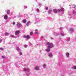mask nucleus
<instances>
[{"label":"nucleus","instance_id":"f257e3e1","mask_svg":"<svg viewBox=\"0 0 76 76\" xmlns=\"http://www.w3.org/2000/svg\"><path fill=\"white\" fill-rule=\"evenodd\" d=\"M47 44L48 45L47 47L50 49L51 48H52L54 47V45L51 43L48 42H47Z\"/></svg>","mask_w":76,"mask_h":76},{"label":"nucleus","instance_id":"f03ea898","mask_svg":"<svg viewBox=\"0 0 76 76\" xmlns=\"http://www.w3.org/2000/svg\"><path fill=\"white\" fill-rule=\"evenodd\" d=\"M5 12H6L7 14V15H10V10H5Z\"/></svg>","mask_w":76,"mask_h":76},{"label":"nucleus","instance_id":"7ed1b4c3","mask_svg":"<svg viewBox=\"0 0 76 76\" xmlns=\"http://www.w3.org/2000/svg\"><path fill=\"white\" fill-rule=\"evenodd\" d=\"M17 26L18 28H20L22 26V24H21L20 23H17Z\"/></svg>","mask_w":76,"mask_h":76},{"label":"nucleus","instance_id":"20e7f679","mask_svg":"<svg viewBox=\"0 0 76 76\" xmlns=\"http://www.w3.org/2000/svg\"><path fill=\"white\" fill-rule=\"evenodd\" d=\"M35 70H36V71H38L39 70V66H36L34 67Z\"/></svg>","mask_w":76,"mask_h":76},{"label":"nucleus","instance_id":"39448f33","mask_svg":"<svg viewBox=\"0 0 76 76\" xmlns=\"http://www.w3.org/2000/svg\"><path fill=\"white\" fill-rule=\"evenodd\" d=\"M50 48L47 47V48L45 49V51L46 52H47V53H48L50 51Z\"/></svg>","mask_w":76,"mask_h":76},{"label":"nucleus","instance_id":"423d86ee","mask_svg":"<svg viewBox=\"0 0 76 76\" xmlns=\"http://www.w3.org/2000/svg\"><path fill=\"white\" fill-rule=\"evenodd\" d=\"M8 18V16H7V14H5L4 15V18L5 20H6L7 19V18Z\"/></svg>","mask_w":76,"mask_h":76},{"label":"nucleus","instance_id":"0eeeda50","mask_svg":"<svg viewBox=\"0 0 76 76\" xmlns=\"http://www.w3.org/2000/svg\"><path fill=\"white\" fill-rule=\"evenodd\" d=\"M20 33V31H17L15 32V34L16 35H18L19 33Z\"/></svg>","mask_w":76,"mask_h":76},{"label":"nucleus","instance_id":"6e6552de","mask_svg":"<svg viewBox=\"0 0 76 76\" xmlns=\"http://www.w3.org/2000/svg\"><path fill=\"white\" fill-rule=\"evenodd\" d=\"M30 70L28 68H24L23 69V71H27V72H29Z\"/></svg>","mask_w":76,"mask_h":76},{"label":"nucleus","instance_id":"1a4fd4ad","mask_svg":"<svg viewBox=\"0 0 76 76\" xmlns=\"http://www.w3.org/2000/svg\"><path fill=\"white\" fill-rule=\"evenodd\" d=\"M16 50L18 52H21V49H20V48H19V47H17Z\"/></svg>","mask_w":76,"mask_h":76},{"label":"nucleus","instance_id":"9d476101","mask_svg":"<svg viewBox=\"0 0 76 76\" xmlns=\"http://www.w3.org/2000/svg\"><path fill=\"white\" fill-rule=\"evenodd\" d=\"M58 10L59 11V12H60L63 11L64 10V9L62 8L61 9H58Z\"/></svg>","mask_w":76,"mask_h":76},{"label":"nucleus","instance_id":"9b49d317","mask_svg":"<svg viewBox=\"0 0 76 76\" xmlns=\"http://www.w3.org/2000/svg\"><path fill=\"white\" fill-rule=\"evenodd\" d=\"M35 31L34 34H38V30H35Z\"/></svg>","mask_w":76,"mask_h":76},{"label":"nucleus","instance_id":"f8f14e48","mask_svg":"<svg viewBox=\"0 0 76 76\" xmlns=\"http://www.w3.org/2000/svg\"><path fill=\"white\" fill-rule=\"evenodd\" d=\"M49 57H53V54L51 53H49Z\"/></svg>","mask_w":76,"mask_h":76},{"label":"nucleus","instance_id":"ddd939ff","mask_svg":"<svg viewBox=\"0 0 76 76\" xmlns=\"http://www.w3.org/2000/svg\"><path fill=\"white\" fill-rule=\"evenodd\" d=\"M53 11V10L51 9H50L48 11V13H51V12H52V11Z\"/></svg>","mask_w":76,"mask_h":76},{"label":"nucleus","instance_id":"4468645a","mask_svg":"<svg viewBox=\"0 0 76 76\" xmlns=\"http://www.w3.org/2000/svg\"><path fill=\"white\" fill-rule=\"evenodd\" d=\"M53 12H54V13H57V9H54L53 10Z\"/></svg>","mask_w":76,"mask_h":76},{"label":"nucleus","instance_id":"2eb2a0df","mask_svg":"<svg viewBox=\"0 0 76 76\" xmlns=\"http://www.w3.org/2000/svg\"><path fill=\"white\" fill-rule=\"evenodd\" d=\"M66 56L67 57H69V53H66Z\"/></svg>","mask_w":76,"mask_h":76},{"label":"nucleus","instance_id":"dca6fc26","mask_svg":"<svg viewBox=\"0 0 76 76\" xmlns=\"http://www.w3.org/2000/svg\"><path fill=\"white\" fill-rule=\"evenodd\" d=\"M26 22V20H22V23H25Z\"/></svg>","mask_w":76,"mask_h":76},{"label":"nucleus","instance_id":"f3484780","mask_svg":"<svg viewBox=\"0 0 76 76\" xmlns=\"http://www.w3.org/2000/svg\"><path fill=\"white\" fill-rule=\"evenodd\" d=\"M69 30L70 31V32H72V31H74V30L73 28H70Z\"/></svg>","mask_w":76,"mask_h":76},{"label":"nucleus","instance_id":"a211bd4d","mask_svg":"<svg viewBox=\"0 0 76 76\" xmlns=\"http://www.w3.org/2000/svg\"><path fill=\"white\" fill-rule=\"evenodd\" d=\"M10 37H12V38H16V37L15 36H13V35H10Z\"/></svg>","mask_w":76,"mask_h":76},{"label":"nucleus","instance_id":"6ab92c4d","mask_svg":"<svg viewBox=\"0 0 76 76\" xmlns=\"http://www.w3.org/2000/svg\"><path fill=\"white\" fill-rule=\"evenodd\" d=\"M29 23H30V21H28L26 24V25L27 26H28L29 25Z\"/></svg>","mask_w":76,"mask_h":76},{"label":"nucleus","instance_id":"aec40b11","mask_svg":"<svg viewBox=\"0 0 76 76\" xmlns=\"http://www.w3.org/2000/svg\"><path fill=\"white\" fill-rule=\"evenodd\" d=\"M39 18H35V20L37 22H39Z\"/></svg>","mask_w":76,"mask_h":76},{"label":"nucleus","instance_id":"412c9836","mask_svg":"<svg viewBox=\"0 0 76 76\" xmlns=\"http://www.w3.org/2000/svg\"><path fill=\"white\" fill-rule=\"evenodd\" d=\"M5 36H8L9 35V33H5Z\"/></svg>","mask_w":76,"mask_h":76},{"label":"nucleus","instance_id":"4be33fe9","mask_svg":"<svg viewBox=\"0 0 76 76\" xmlns=\"http://www.w3.org/2000/svg\"><path fill=\"white\" fill-rule=\"evenodd\" d=\"M43 68H45V67H46V64H43Z\"/></svg>","mask_w":76,"mask_h":76},{"label":"nucleus","instance_id":"5701e85b","mask_svg":"<svg viewBox=\"0 0 76 76\" xmlns=\"http://www.w3.org/2000/svg\"><path fill=\"white\" fill-rule=\"evenodd\" d=\"M30 38V36H27L26 37V38L27 39H28L29 38Z\"/></svg>","mask_w":76,"mask_h":76},{"label":"nucleus","instance_id":"b1692460","mask_svg":"<svg viewBox=\"0 0 76 76\" xmlns=\"http://www.w3.org/2000/svg\"><path fill=\"white\" fill-rule=\"evenodd\" d=\"M4 50V48H0V50H1V51H3Z\"/></svg>","mask_w":76,"mask_h":76},{"label":"nucleus","instance_id":"393cba45","mask_svg":"<svg viewBox=\"0 0 76 76\" xmlns=\"http://www.w3.org/2000/svg\"><path fill=\"white\" fill-rule=\"evenodd\" d=\"M33 35V32L31 31L30 32V35Z\"/></svg>","mask_w":76,"mask_h":76},{"label":"nucleus","instance_id":"a878e982","mask_svg":"<svg viewBox=\"0 0 76 76\" xmlns=\"http://www.w3.org/2000/svg\"><path fill=\"white\" fill-rule=\"evenodd\" d=\"M26 76H29V72H27L26 74Z\"/></svg>","mask_w":76,"mask_h":76},{"label":"nucleus","instance_id":"bb28decb","mask_svg":"<svg viewBox=\"0 0 76 76\" xmlns=\"http://www.w3.org/2000/svg\"><path fill=\"white\" fill-rule=\"evenodd\" d=\"M70 41V38H68V39L66 40V41H67V42L69 41Z\"/></svg>","mask_w":76,"mask_h":76},{"label":"nucleus","instance_id":"cd10ccee","mask_svg":"<svg viewBox=\"0 0 76 76\" xmlns=\"http://www.w3.org/2000/svg\"><path fill=\"white\" fill-rule=\"evenodd\" d=\"M19 54L20 56H21V55H22V53L21 52H20Z\"/></svg>","mask_w":76,"mask_h":76},{"label":"nucleus","instance_id":"c85d7f7f","mask_svg":"<svg viewBox=\"0 0 76 76\" xmlns=\"http://www.w3.org/2000/svg\"><path fill=\"white\" fill-rule=\"evenodd\" d=\"M38 5V6H39V7H41V5H42V4H39Z\"/></svg>","mask_w":76,"mask_h":76},{"label":"nucleus","instance_id":"c756f323","mask_svg":"<svg viewBox=\"0 0 76 76\" xmlns=\"http://www.w3.org/2000/svg\"><path fill=\"white\" fill-rule=\"evenodd\" d=\"M37 12H39V10L38 9H37Z\"/></svg>","mask_w":76,"mask_h":76},{"label":"nucleus","instance_id":"7c9ffc66","mask_svg":"<svg viewBox=\"0 0 76 76\" xmlns=\"http://www.w3.org/2000/svg\"><path fill=\"white\" fill-rule=\"evenodd\" d=\"M26 37H27V36L25 35H24V38H26Z\"/></svg>","mask_w":76,"mask_h":76},{"label":"nucleus","instance_id":"2f4dec72","mask_svg":"<svg viewBox=\"0 0 76 76\" xmlns=\"http://www.w3.org/2000/svg\"><path fill=\"white\" fill-rule=\"evenodd\" d=\"M12 24L13 25H15V24H16V23H15V22H14L12 23Z\"/></svg>","mask_w":76,"mask_h":76},{"label":"nucleus","instance_id":"473e14b6","mask_svg":"<svg viewBox=\"0 0 76 76\" xmlns=\"http://www.w3.org/2000/svg\"><path fill=\"white\" fill-rule=\"evenodd\" d=\"M61 36H64V34L62 33L61 34Z\"/></svg>","mask_w":76,"mask_h":76},{"label":"nucleus","instance_id":"72a5a7b5","mask_svg":"<svg viewBox=\"0 0 76 76\" xmlns=\"http://www.w3.org/2000/svg\"><path fill=\"white\" fill-rule=\"evenodd\" d=\"M1 58H5V57H4L3 56H1Z\"/></svg>","mask_w":76,"mask_h":76},{"label":"nucleus","instance_id":"f704fd0d","mask_svg":"<svg viewBox=\"0 0 76 76\" xmlns=\"http://www.w3.org/2000/svg\"><path fill=\"white\" fill-rule=\"evenodd\" d=\"M45 9L46 10H48V8L47 7H46Z\"/></svg>","mask_w":76,"mask_h":76},{"label":"nucleus","instance_id":"c9c22d12","mask_svg":"<svg viewBox=\"0 0 76 76\" xmlns=\"http://www.w3.org/2000/svg\"><path fill=\"white\" fill-rule=\"evenodd\" d=\"M24 47H25V48H26V47H27V45H25L24 46Z\"/></svg>","mask_w":76,"mask_h":76},{"label":"nucleus","instance_id":"e433bc0d","mask_svg":"<svg viewBox=\"0 0 76 76\" xmlns=\"http://www.w3.org/2000/svg\"><path fill=\"white\" fill-rule=\"evenodd\" d=\"M73 68L74 69H76V66H74L73 67Z\"/></svg>","mask_w":76,"mask_h":76},{"label":"nucleus","instance_id":"4c0bfd02","mask_svg":"<svg viewBox=\"0 0 76 76\" xmlns=\"http://www.w3.org/2000/svg\"><path fill=\"white\" fill-rule=\"evenodd\" d=\"M1 41H2V39H0V42H1Z\"/></svg>","mask_w":76,"mask_h":76},{"label":"nucleus","instance_id":"58836bf2","mask_svg":"<svg viewBox=\"0 0 76 76\" xmlns=\"http://www.w3.org/2000/svg\"><path fill=\"white\" fill-rule=\"evenodd\" d=\"M18 18H20V17H21V15H18Z\"/></svg>","mask_w":76,"mask_h":76},{"label":"nucleus","instance_id":"ea45409f","mask_svg":"<svg viewBox=\"0 0 76 76\" xmlns=\"http://www.w3.org/2000/svg\"><path fill=\"white\" fill-rule=\"evenodd\" d=\"M54 35H58V34H57V33H56V34H55Z\"/></svg>","mask_w":76,"mask_h":76},{"label":"nucleus","instance_id":"a19ab883","mask_svg":"<svg viewBox=\"0 0 76 76\" xmlns=\"http://www.w3.org/2000/svg\"><path fill=\"white\" fill-rule=\"evenodd\" d=\"M15 66H16V67H17V64H15Z\"/></svg>","mask_w":76,"mask_h":76},{"label":"nucleus","instance_id":"79ce46f5","mask_svg":"<svg viewBox=\"0 0 76 76\" xmlns=\"http://www.w3.org/2000/svg\"><path fill=\"white\" fill-rule=\"evenodd\" d=\"M60 29H63V27H61L60 28Z\"/></svg>","mask_w":76,"mask_h":76},{"label":"nucleus","instance_id":"37998d69","mask_svg":"<svg viewBox=\"0 0 76 76\" xmlns=\"http://www.w3.org/2000/svg\"><path fill=\"white\" fill-rule=\"evenodd\" d=\"M73 13H75V12L74 11H73Z\"/></svg>","mask_w":76,"mask_h":76},{"label":"nucleus","instance_id":"c03bdc74","mask_svg":"<svg viewBox=\"0 0 76 76\" xmlns=\"http://www.w3.org/2000/svg\"><path fill=\"white\" fill-rule=\"evenodd\" d=\"M25 8L26 9H27V7H25Z\"/></svg>","mask_w":76,"mask_h":76},{"label":"nucleus","instance_id":"a18cd8bd","mask_svg":"<svg viewBox=\"0 0 76 76\" xmlns=\"http://www.w3.org/2000/svg\"><path fill=\"white\" fill-rule=\"evenodd\" d=\"M6 22H8V20H7L5 21Z\"/></svg>","mask_w":76,"mask_h":76},{"label":"nucleus","instance_id":"49530a36","mask_svg":"<svg viewBox=\"0 0 76 76\" xmlns=\"http://www.w3.org/2000/svg\"><path fill=\"white\" fill-rule=\"evenodd\" d=\"M50 39H53V38L51 37L50 38Z\"/></svg>","mask_w":76,"mask_h":76},{"label":"nucleus","instance_id":"de8ad7c7","mask_svg":"<svg viewBox=\"0 0 76 76\" xmlns=\"http://www.w3.org/2000/svg\"><path fill=\"white\" fill-rule=\"evenodd\" d=\"M38 45V44H36V45Z\"/></svg>","mask_w":76,"mask_h":76},{"label":"nucleus","instance_id":"09e8293b","mask_svg":"<svg viewBox=\"0 0 76 76\" xmlns=\"http://www.w3.org/2000/svg\"><path fill=\"white\" fill-rule=\"evenodd\" d=\"M30 44H31V45H32V44H31V43H30Z\"/></svg>","mask_w":76,"mask_h":76},{"label":"nucleus","instance_id":"8fccbe9b","mask_svg":"<svg viewBox=\"0 0 76 76\" xmlns=\"http://www.w3.org/2000/svg\"><path fill=\"white\" fill-rule=\"evenodd\" d=\"M75 40H76V37L75 38Z\"/></svg>","mask_w":76,"mask_h":76}]
</instances>
